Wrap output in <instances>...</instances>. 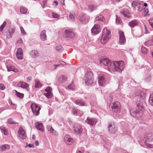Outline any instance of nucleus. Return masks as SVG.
<instances>
[{
  "instance_id": "1",
  "label": "nucleus",
  "mask_w": 153,
  "mask_h": 153,
  "mask_svg": "<svg viewBox=\"0 0 153 153\" xmlns=\"http://www.w3.org/2000/svg\"><path fill=\"white\" fill-rule=\"evenodd\" d=\"M124 68V62L123 61H115L112 63L111 66L109 68V71L112 72L115 71L120 72Z\"/></svg>"
},
{
  "instance_id": "2",
  "label": "nucleus",
  "mask_w": 153,
  "mask_h": 153,
  "mask_svg": "<svg viewBox=\"0 0 153 153\" xmlns=\"http://www.w3.org/2000/svg\"><path fill=\"white\" fill-rule=\"evenodd\" d=\"M146 96L145 93L143 91H140L137 95V100L136 104L139 110H141L144 108L145 104L143 101L145 98Z\"/></svg>"
},
{
  "instance_id": "3",
  "label": "nucleus",
  "mask_w": 153,
  "mask_h": 153,
  "mask_svg": "<svg viewBox=\"0 0 153 153\" xmlns=\"http://www.w3.org/2000/svg\"><path fill=\"white\" fill-rule=\"evenodd\" d=\"M111 37V34L110 31L106 28H104L101 39V43L102 44H105Z\"/></svg>"
},
{
  "instance_id": "4",
  "label": "nucleus",
  "mask_w": 153,
  "mask_h": 153,
  "mask_svg": "<svg viewBox=\"0 0 153 153\" xmlns=\"http://www.w3.org/2000/svg\"><path fill=\"white\" fill-rule=\"evenodd\" d=\"M84 80L85 83L88 85H91L93 82V74L91 71L87 72L85 76Z\"/></svg>"
},
{
  "instance_id": "5",
  "label": "nucleus",
  "mask_w": 153,
  "mask_h": 153,
  "mask_svg": "<svg viewBox=\"0 0 153 153\" xmlns=\"http://www.w3.org/2000/svg\"><path fill=\"white\" fill-rule=\"evenodd\" d=\"M110 109L115 113H119L121 109V105L120 103L117 101H115L111 103L110 105Z\"/></svg>"
},
{
  "instance_id": "6",
  "label": "nucleus",
  "mask_w": 153,
  "mask_h": 153,
  "mask_svg": "<svg viewBox=\"0 0 153 153\" xmlns=\"http://www.w3.org/2000/svg\"><path fill=\"white\" fill-rule=\"evenodd\" d=\"M98 75V82L99 85L101 86H103L105 85L106 82L104 75L103 73L101 72H99Z\"/></svg>"
},
{
  "instance_id": "7",
  "label": "nucleus",
  "mask_w": 153,
  "mask_h": 153,
  "mask_svg": "<svg viewBox=\"0 0 153 153\" xmlns=\"http://www.w3.org/2000/svg\"><path fill=\"white\" fill-rule=\"evenodd\" d=\"M100 64H102L107 66H111L112 65L110 61L108 58L106 57H103L101 58L100 60Z\"/></svg>"
},
{
  "instance_id": "8",
  "label": "nucleus",
  "mask_w": 153,
  "mask_h": 153,
  "mask_svg": "<svg viewBox=\"0 0 153 153\" xmlns=\"http://www.w3.org/2000/svg\"><path fill=\"white\" fill-rule=\"evenodd\" d=\"M31 107L33 114L35 116H38L39 114V110L40 109V107L35 104H32Z\"/></svg>"
},
{
  "instance_id": "9",
  "label": "nucleus",
  "mask_w": 153,
  "mask_h": 153,
  "mask_svg": "<svg viewBox=\"0 0 153 153\" xmlns=\"http://www.w3.org/2000/svg\"><path fill=\"white\" fill-rule=\"evenodd\" d=\"M119 33L120 36L119 43L120 45H124L126 41L124 33L122 31H119Z\"/></svg>"
},
{
  "instance_id": "10",
  "label": "nucleus",
  "mask_w": 153,
  "mask_h": 153,
  "mask_svg": "<svg viewBox=\"0 0 153 153\" xmlns=\"http://www.w3.org/2000/svg\"><path fill=\"white\" fill-rule=\"evenodd\" d=\"M91 33L94 35L98 34L100 31V26L99 24H96L91 29Z\"/></svg>"
},
{
  "instance_id": "11",
  "label": "nucleus",
  "mask_w": 153,
  "mask_h": 153,
  "mask_svg": "<svg viewBox=\"0 0 153 153\" xmlns=\"http://www.w3.org/2000/svg\"><path fill=\"white\" fill-rule=\"evenodd\" d=\"M18 133L19 137L22 139H24L26 138V134L25 133V131L21 126L19 128Z\"/></svg>"
},
{
  "instance_id": "12",
  "label": "nucleus",
  "mask_w": 153,
  "mask_h": 153,
  "mask_svg": "<svg viewBox=\"0 0 153 153\" xmlns=\"http://www.w3.org/2000/svg\"><path fill=\"white\" fill-rule=\"evenodd\" d=\"M85 122L91 126H93L96 123L97 120L96 118L88 117L85 120Z\"/></svg>"
},
{
  "instance_id": "13",
  "label": "nucleus",
  "mask_w": 153,
  "mask_h": 153,
  "mask_svg": "<svg viewBox=\"0 0 153 153\" xmlns=\"http://www.w3.org/2000/svg\"><path fill=\"white\" fill-rule=\"evenodd\" d=\"M64 141L65 143L68 145H71L74 141L73 139L68 135H65L64 137Z\"/></svg>"
},
{
  "instance_id": "14",
  "label": "nucleus",
  "mask_w": 153,
  "mask_h": 153,
  "mask_svg": "<svg viewBox=\"0 0 153 153\" xmlns=\"http://www.w3.org/2000/svg\"><path fill=\"white\" fill-rule=\"evenodd\" d=\"M108 129L110 133L114 134L117 131V128L114 124L110 123L108 125Z\"/></svg>"
},
{
  "instance_id": "15",
  "label": "nucleus",
  "mask_w": 153,
  "mask_h": 153,
  "mask_svg": "<svg viewBox=\"0 0 153 153\" xmlns=\"http://www.w3.org/2000/svg\"><path fill=\"white\" fill-rule=\"evenodd\" d=\"M17 86L23 89H26L27 91H29V85L25 82H20L17 85Z\"/></svg>"
},
{
  "instance_id": "16",
  "label": "nucleus",
  "mask_w": 153,
  "mask_h": 153,
  "mask_svg": "<svg viewBox=\"0 0 153 153\" xmlns=\"http://www.w3.org/2000/svg\"><path fill=\"white\" fill-rule=\"evenodd\" d=\"M73 129L74 132L76 134H80L82 131L81 126L78 124H75L73 127Z\"/></svg>"
},
{
  "instance_id": "17",
  "label": "nucleus",
  "mask_w": 153,
  "mask_h": 153,
  "mask_svg": "<svg viewBox=\"0 0 153 153\" xmlns=\"http://www.w3.org/2000/svg\"><path fill=\"white\" fill-rule=\"evenodd\" d=\"M16 56L18 59H22L23 58V53L22 50L21 48L17 49V51L16 53Z\"/></svg>"
},
{
  "instance_id": "18",
  "label": "nucleus",
  "mask_w": 153,
  "mask_h": 153,
  "mask_svg": "<svg viewBox=\"0 0 153 153\" xmlns=\"http://www.w3.org/2000/svg\"><path fill=\"white\" fill-rule=\"evenodd\" d=\"M15 32V29L13 28H10L7 31V37L8 38H11Z\"/></svg>"
},
{
  "instance_id": "19",
  "label": "nucleus",
  "mask_w": 153,
  "mask_h": 153,
  "mask_svg": "<svg viewBox=\"0 0 153 153\" xmlns=\"http://www.w3.org/2000/svg\"><path fill=\"white\" fill-rule=\"evenodd\" d=\"M35 125L36 128L42 132L44 131V127L42 123L37 122L35 123Z\"/></svg>"
},
{
  "instance_id": "20",
  "label": "nucleus",
  "mask_w": 153,
  "mask_h": 153,
  "mask_svg": "<svg viewBox=\"0 0 153 153\" xmlns=\"http://www.w3.org/2000/svg\"><path fill=\"white\" fill-rule=\"evenodd\" d=\"M65 36L67 37L72 38L74 36V33L71 30H66L65 31Z\"/></svg>"
},
{
  "instance_id": "21",
  "label": "nucleus",
  "mask_w": 153,
  "mask_h": 153,
  "mask_svg": "<svg viewBox=\"0 0 153 153\" xmlns=\"http://www.w3.org/2000/svg\"><path fill=\"white\" fill-rule=\"evenodd\" d=\"M40 37L41 40L43 41H45L46 40L47 36L45 30H43L41 32L40 34Z\"/></svg>"
},
{
  "instance_id": "22",
  "label": "nucleus",
  "mask_w": 153,
  "mask_h": 153,
  "mask_svg": "<svg viewBox=\"0 0 153 153\" xmlns=\"http://www.w3.org/2000/svg\"><path fill=\"white\" fill-rule=\"evenodd\" d=\"M152 138L149 139L148 137L147 138L146 141L145 142V145L146 148H152L153 147V145L148 143L149 142L152 141Z\"/></svg>"
},
{
  "instance_id": "23",
  "label": "nucleus",
  "mask_w": 153,
  "mask_h": 153,
  "mask_svg": "<svg viewBox=\"0 0 153 153\" xmlns=\"http://www.w3.org/2000/svg\"><path fill=\"white\" fill-rule=\"evenodd\" d=\"M30 56L33 58H36L39 55V52L36 50H33L30 52Z\"/></svg>"
},
{
  "instance_id": "24",
  "label": "nucleus",
  "mask_w": 153,
  "mask_h": 153,
  "mask_svg": "<svg viewBox=\"0 0 153 153\" xmlns=\"http://www.w3.org/2000/svg\"><path fill=\"white\" fill-rule=\"evenodd\" d=\"M131 115L133 117H137L139 115V112L136 109H131L130 110Z\"/></svg>"
},
{
  "instance_id": "25",
  "label": "nucleus",
  "mask_w": 153,
  "mask_h": 153,
  "mask_svg": "<svg viewBox=\"0 0 153 153\" xmlns=\"http://www.w3.org/2000/svg\"><path fill=\"white\" fill-rule=\"evenodd\" d=\"M67 77L66 76L62 75L60 76L58 78V81L60 83H64L67 80Z\"/></svg>"
},
{
  "instance_id": "26",
  "label": "nucleus",
  "mask_w": 153,
  "mask_h": 153,
  "mask_svg": "<svg viewBox=\"0 0 153 153\" xmlns=\"http://www.w3.org/2000/svg\"><path fill=\"white\" fill-rule=\"evenodd\" d=\"M138 22L136 20L131 21L128 23V25L131 27L133 28L138 25Z\"/></svg>"
},
{
  "instance_id": "27",
  "label": "nucleus",
  "mask_w": 153,
  "mask_h": 153,
  "mask_svg": "<svg viewBox=\"0 0 153 153\" xmlns=\"http://www.w3.org/2000/svg\"><path fill=\"white\" fill-rule=\"evenodd\" d=\"M7 71H13L15 72H17L18 71V70L14 66L10 65L7 66Z\"/></svg>"
},
{
  "instance_id": "28",
  "label": "nucleus",
  "mask_w": 153,
  "mask_h": 153,
  "mask_svg": "<svg viewBox=\"0 0 153 153\" xmlns=\"http://www.w3.org/2000/svg\"><path fill=\"white\" fill-rule=\"evenodd\" d=\"M10 146L7 144L2 145L0 147V150L1 152L5 151L7 149H9Z\"/></svg>"
},
{
  "instance_id": "29",
  "label": "nucleus",
  "mask_w": 153,
  "mask_h": 153,
  "mask_svg": "<svg viewBox=\"0 0 153 153\" xmlns=\"http://www.w3.org/2000/svg\"><path fill=\"white\" fill-rule=\"evenodd\" d=\"M75 103L76 105L81 106H83L85 105V102L81 100H75Z\"/></svg>"
},
{
  "instance_id": "30",
  "label": "nucleus",
  "mask_w": 153,
  "mask_h": 153,
  "mask_svg": "<svg viewBox=\"0 0 153 153\" xmlns=\"http://www.w3.org/2000/svg\"><path fill=\"white\" fill-rule=\"evenodd\" d=\"M87 16L85 14H82L79 18V19L81 22H83L85 20Z\"/></svg>"
},
{
  "instance_id": "31",
  "label": "nucleus",
  "mask_w": 153,
  "mask_h": 153,
  "mask_svg": "<svg viewBox=\"0 0 153 153\" xmlns=\"http://www.w3.org/2000/svg\"><path fill=\"white\" fill-rule=\"evenodd\" d=\"M120 13L125 17H128V12L127 10H124L123 11H121Z\"/></svg>"
},
{
  "instance_id": "32",
  "label": "nucleus",
  "mask_w": 153,
  "mask_h": 153,
  "mask_svg": "<svg viewBox=\"0 0 153 153\" xmlns=\"http://www.w3.org/2000/svg\"><path fill=\"white\" fill-rule=\"evenodd\" d=\"M75 13L74 12H71L69 15V18L72 20H74L75 19Z\"/></svg>"
},
{
  "instance_id": "33",
  "label": "nucleus",
  "mask_w": 153,
  "mask_h": 153,
  "mask_svg": "<svg viewBox=\"0 0 153 153\" xmlns=\"http://www.w3.org/2000/svg\"><path fill=\"white\" fill-rule=\"evenodd\" d=\"M97 7L95 5H91L88 6V9L91 11H93L96 9Z\"/></svg>"
},
{
  "instance_id": "34",
  "label": "nucleus",
  "mask_w": 153,
  "mask_h": 153,
  "mask_svg": "<svg viewBox=\"0 0 153 153\" xmlns=\"http://www.w3.org/2000/svg\"><path fill=\"white\" fill-rule=\"evenodd\" d=\"M27 9L25 7H22L20 8V11L22 14H25L27 11Z\"/></svg>"
},
{
  "instance_id": "35",
  "label": "nucleus",
  "mask_w": 153,
  "mask_h": 153,
  "mask_svg": "<svg viewBox=\"0 0 153 153\" xmlns=\"http://www.w3.org/2000/svg\"><path fill=\"white\" fill-rule=\"evenodd\" d=\"M95 21L98 20H100L101 21H103L104 20V18L102 15H100L98 17H97L95 18Z\"/></svg>"
},
{
  "instance_id": "36",
  "label": "nucleus",
  "mask_w": 153,
  "mask_h": 153,
  "mask_svg": "<svg viewBox=\"0 0 153 153\" xmlns=\"http://www.w3.org/2000/svg\"><path fill=\"white\" fill-rule=\"evenodd\" d=\"M153 42V39H152L151 41H148L146 42L144 44L146 46H149L151 45H153L152 42Z\"/></svg>"
},
{
  "instance_id": "37",
  "label": "nucleus",
  "mask_w": 153,
  "mask_h": 153,
  "mask_svg": "<svg viewBox=\"0 0 153 153\" xmlns=\"http://www.w3.org/2000/svg\"><path fill=\"white\" fill-rule=\"evenodd\" d=\"M41 86V85L40 84L39 81L38 80H35V87L36 88L40 87Z\"/></svg>"
},
{
  "instance_id": "38",
  "label": "nucleus",
  "mask_w": 153,
  "mask_h": 153,
  "mask_svg": "<svg viewBox=\"0 0 153 153\" xmlns=\"http://www.w3.org/2000/svg\"><path fill=\"white\" fill-rule=\"evenodd\" d=\"M44 95L48 99L51 98L52 97L51 92H47L46 93H44Z\"/></svg>"
},
{
  "instance_id": "39",
  "label": "nucleus",
  "mask_w": 153,
  "mask_h": 153,
  "mask_svg": "<svg viewBox=\"0 0 153 153\" xmlns=\"http://www.w3.org/2000/svg\"><path fill=\"white\" fill-rule=\"evenodd\" d=\"M56 50L59 52H62L63 50V48L61 45H58L56 47Z\"/></svg>"
},
{
  "instance_id": "40",
  "label": "nucleus",
  "mask_w": 153,
  "mask_h": 153,
  "mask_svg": "<svg viewBox=\"0 0 153 153\" xmlns=\"http://www.w3.org/2000/svg\"><path fill=\"white\" fill-rule=\"evenodd\" d=\"M148 49L144 47H142L141 49V51L144 54H146L148 52Z\"/></svg>"
},
{
  "instance_id": "41",
  "label": "nucleus",
  "mask_w": 153,
  "mask_h": 153,
  "mask_svg": "<svg viewBox=\"0 0 153 153\" xmlns=\"http://www.w3.org/2000/svg\"><path fill=\"white\" fill-rule=\"evenodd\" d=\"M149 102L151 105L153 106V94L150 95V98L149 99Z\"/></svg>"
},
{
  "instance_id": "42",
  "label": "nucleus",
  "mask_w": 153,
  "mask_h": 153,
  "mask_svg": "<svg viewBox=\"0 0 153 153\" xmlns=\"http://www.w3.org/2000/svg\"><path fill=\"white\" fill-rule=\"evenodd\" d=\"M16 95L17 97L21 99L23 97L24 95L23 94L17 91H16Z\"/></svg>"
},
{
  "instance_id": "43",
  "label": "nucleus",
  "mask_w": 153,
  "mask_h": 153,
  "mask_svg": "<svg viewBox=\"0 0 153 153\" xmlns=\"http://www.w3.org/2000/svg\"><path fill=\"white\" fill-rule=\"evenodd\" d=\"M116 22L117 24H120L121 23L122 21L120 17H118L117 15L116 16Z\"/></svg>"
},
{
  "instance_id": "44",
  "label": "nucleus",
  "mask_w": 153,
  "mask_h": 153,
  "mask_svg": "<svg viewBox=\"0 0 153 153\" xmlns=\"http://www.w3.org/2000/svg\"><path fill=\"white\" fill-rule=\"evenodd\" d=\"M7 123L10 124H14L16 123L13 121L12 119H9L7 120Z\"/></svg>"
},
{
  "instance_id": "45",
  "label": "nucleus",
  "mask_w": 153,
  "mask_h": 153,
  "mask_svg": "<svg viewBox=\"0 0 153 153\" xmlns=\"http://www.w3.org/2000/svg\"><path fill=\"white\" fill-rule=\"evenodd\" d=\"M7 24V23L5 22H4L3 24L0 26V31L1 32L2 31L4 28L6 26V25Z\"/></svg>"
},
{
  "instance_id": "46",
  "label": "nucleus",
  "mask_w": 153,
  "mask_h": 153,
  "mask_svg": "<svg viewBox=\"0 0 153 153\" xmlns=\"http://www.w3.org/2000/svg\"><path fill=\"white\" fill-rule=\"evenodd\" d=\"M138 4H140L138 3L135 1H133L131 3L132 7H133L134 8L137 6Z\"/></svg>"
},
{
  "instance_id": "47",
  "label": "nucleus",
  "mask_w": 153,
  "mask_h": 153,
  "mask_svg": "<svg viewBox=\"0 0 153 153\" xmlns=\"http://www.w3.org/2000/svg\"><path fill=\"white\" fill-rule=\"evenodd\" d=\"M0 129L1 130V131L3 132L4 134L6 135V130L5 129V128L4 127L1 126L0 127Z\"/></svg>"
},
{
  "instance_id": "48",
  "label": "nucleus",
  "mask_w": 153,
  "mask_h": 153,
  "mask_svg": "<svg viewBox=\"0 0 153 153\" xmlns=\"http://www.w3.org/2000/svg\"><path fill=\"white\" fill-rule=\"evenodd\" d=\"M68 88L71 90L74 89L75 87L74 85V82H71V84L68 86Z\"/></svg>"
},
{
  "instance_id": "49",
  "label": "nucleus",
  "mask_w": 153,
  "mask_h": 153,
  "mask_svg": "<svg viewBox=\"0 0 153 153\" xmlns=\"http://www.w3.org/2000/svg\"><path fill=\"white\" fill-rule=\"evenodd\" d=\"M49 132L53 135H57V133L56 131L53 129H51L50 131H49Z\"/></svg>"
},
{
  "instance_id": "50",
  "label": "nucleus",
  "mask_w": 153,
  "mask_h": 153,
  "mask_svg": "<svg viewBox=\"0 0 153 153\" xmlns=\"http://www.w3.org/2000/svg\"><path fill=\"white\" fill-rule=\"evenodd\" d=\"M49 132L53 135H57V133L56 131L53 129H51L50 131H49Z\"/></svg>"
},
{
  "instance_id": "51",
  "label": "nucleus",
  "mask_w": 153,
  "mask_h": 153,
  "mask_svg": "<svg viewBox=\"0 0 153 153\" xmlns=\"http://www.w3.org/2000/svg\"><path fill=\"white\" fill-rule=\"evenodd\" d=\"M151 76L150 75H149L146 78V81L147 82H149L151 81Z\"/></svg>"
},
{
  "instance_id": "52",
  "label": "nucleus",
  "mask_w": 153,
  "mask_h": 153,
  "mask_svg": "<svg viewBox=\"0 0 153 153\" xmlns=\"http://www.w3.org/2000/svg\"><path fill=\"white\" fill-rule=\"evenodd\" d=\"M20 29L21 30V33L24 35H25L26 34V33L25 32V30L22 27H20Z\"/></svg>"
},
{
  "instance_id": "53",
  "label": "nucleus",
  "mask_w": 153,
  "mask_h": 153,
  "mask_svg": "<svg viewBox=\"0 0 153 153\" xmlns=\"http://www.w3.org/2000/svg\"><path fill=\"white\" fill-rule=\"evenodd\" d=\"M72 112L73 114L75 115H78V111L75 108H73L72 111Z\"/></svg>"
},
{
  "instance_id": "54",
  "label": "nucleus",
  "mask_w": 153,
  "mask_h": 153,
  "mask_svg": "<svg viewBox=\"0 0 153 153\" xmlns=\"http://www.w3.org/2000/svg\"><path fill=\"white\" fill-rule=\"evenodd\" d=\"M52 16L53 18H59V15L57 14L54 13H52Z\"/></svg>"
},
{
  "instance_id": "55",
  "label": "nucleus",
  "mask_w": 153,
  "mask_h": 153,
  "mask_svg": "<svg viewBox=\"0 0 153 153\" xmlns=\"http://www.w3.org/2000/svg\"><path fill=\"white\" fill-rule=\"evenodd\" d=\"M149 22L150 25L153 28V19H149Z\"/></svg>"
},
{
  "instance_id": "56",
  "label": "nucleus",
  "mask_w": 153,
  "mask_h": 153,
  "mask_svg": "<svg viewBox=\"0 0 153 153\" xmlns=\"http://www.w3.org/2000/svg\"><path fill=\"white\" fill-rule=\"evenodd\" d=\"M51 89L50 87H48L45 90V91L47 92H51Z\"/></svg>"
},
{
  "instance_id": "57",
  "label": "nucleus",
  "mask_w": 153,
  "mask_h": 153,
  "mask_svg": "<svg viewBox=\"0 0 153 153\" xmlns=\"http://www.w3.org/2000/svg\"><path fill=\"white\" fill-rule=\"evenodd\" d=\"M78 115L79 116L81 117L83 114V112L82 111L80 110L78 111Z\"/></svg>"
},
{
  "instance_id": "58",
  "label": "nucleus",
  "mask_w": 153,
  "mask_h": 153,
  "mask_svg": "<svg viewBox=\"0 0 153 153\" xmlns=\"http://www.w3.org/2000/svg\"><path fill=\"white\" fill-rule=\"evenodd\" d=\"M23 42V41H22V39H20L19 40H18L17 41V44H21Z\"/></svg>"
},
{
  "instance_id": "59",
  "label": "nucleus",
  "mask_w": 153,
  "mask_h": 153,
  "mask_svg": "<svg viewBox=\"0 0 153 153\" xmlns=\"http://www.w3.org/2000/svg\"><path fill=\"white\" fill-rule=\"evenodd\" d=\"M5 87L4 85L2 84H0V89L1 90H3L4 89Z\"/></svg>"
},
{
  "instance_id": "60",
  "label": "nucleus",
  "mask_w": 153,
  "mask_h": 153,
  "mask_svg": "<svg viewBox=\"0 0 153 153\" xmlns=\"http://www.w3.org/2000/svg\"><path fill=\"white\" fill-rule=\"evenodd\" d=\"M47 130L48 131H50L51 129L52 130V129H53L51 126H49V125L47 126Z\"/></svg>"
},
{
  "instance_id": "61",
  "label": "nucleus",
  "mask_w": 153,
  "mask_h": 153,
  "mask_svg": "<svg viewBox=\"0 0 153 153\" xmlns=\"http://www.w3.org/2000/svg\"><path fill=\"white\" fill-rule=\"evenodd\" d=\"M32 79V77L30 76H29L27 77V80L28 82H30L31 81Z\"/></svg>"
},
{
  "instance_id": "62",
  "label": "nucleus",
  "mask_w": 153,
  "mask_h": 153,
  "mask_svg": "<svg viewBox=\"0 0 153 153\" xmlns=\"http://www.w3.org/2000/svg\"><path fill=\"white\" fill-rule=\"evenodd\" d=\"M28 146L30 148H33L34 147V146L33 144H29L28 145Z\"/></svg>"
},
{
  "instance_id": "63",
  "label": "nucleus",
  "mask_w": 153,
  "mask_h": 153,
  "mask_svg": "<svg viewBox=\"0 0 153 153\" xmlns=\"http://www.w3.org/2000/svg\"><path fill=\"white\" fill-rule=\"evenodd\" d=\"M65 0H60V2L62 5H65Z\"/></svg>"
},
{
  "instance_id": "64",
  "label": "nucleus",
  "mask_w": 153,
  "mask_h": 153,
  "mask_svg": "<svg viewBox=\"0 0 153 153\" xmlns=\"http://www.w3.org/2000/svg\"><path fill=\"white\" fill-rule=\"evenodd\" d=\"M35 145L36 146H38L39 145V142H38L37 140H36V141H35Z\"/></svg>"
}]
</instances>
